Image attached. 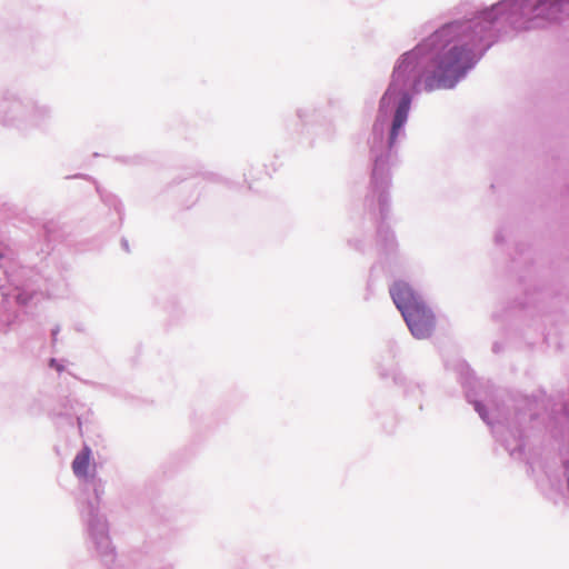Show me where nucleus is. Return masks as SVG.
<instances>
[{
	"instance_id": "1",
	"label": "nucleus",
	"mask_w": 569,
	"mask_h": 569,
	"mask_svg": "<svg viewBox=\"0 0 569 569\" xmlns=\"http://www.w3.org/2000/svg\"><path fill=\"white\" fill-rule=\"evenodd\" d=\"M451 33V27H447L431 37L436 52L423 71L420 74L415 73L413 90L419 91L421 84L427 91L452 88L473 66L475 53L472 49L452 40Z\"/></svg>"
},
{
	"instance_id": "2",
	"label": "nucleus",
	"mask_w": 569,
	"mask_h": 569,
	"mask_svg": "<svg viewBox=\"0 0 569 569\" xmlns=\"http://www.w3.org/2000/svg\"><path fill=\"white\" fill-rule=\"evenodd\" d=\"M411 333L418 339L429 338L435 329V317L425 301L402 313Z\"/></svg>"
},
{
	"instance_id": "3",
	"label": "nucleus",
	"mask_w": 569,
	"mask_h": 569,
	"mask_svg": "<svg viewBox=\"0 0 569 569\" xmlns=\"http://www.w3.org/2000/svg\"><path fill=\"white\" fill-rule=\"evenodd\" d=\"M417 53L411 52L403 56L400 63L397 66L393 72V80L387 92L381 99V107L387 106L392 97L397 96V84L405 82V78L410 74L416 67Z\"/></svg>"
},
{
	"instance_id": "4",
	"label": "nucleus",
	"mask_w": 569,
	"mask_h": 569,
	"mask_svg": "<svg viewBox=\"0 0 569 569\" xmlns=\"http://www.w3.org/2000/svg\"><path fill=\"white\" fill-rule=\"evenodd\" d=\"M391 298L397 306V308L401 311V315L407 311V309L412 308L421 303L423 300L413 291V289L403 281H397L390 288Z\"/></svg>"
},
{
	"instance_id": "5",
	"label": "nucleus",
	"mask_w": 569,
	"mask_h": 569,
	"mask_svg": "<svg viewBox=\"0 0 569 569\" xmlns=\"http://www.w3.org/2000/svg\"><path fill=\"white\" fill-rule=\"evenodd\" d=\"M409 106H410V98L408 97V94H403L402 100L396 110V114H395V118L392 121V127H391V132H390V144L395 143L399 130L407 121Z\"/></svg>"
},
{
	"instance_id": "6",
	"label": "nucleus",
	"mask_w": 569,
	"mask_h": 569,
	"mask_svg": "<svg viewBox=\"0 0 569 569\" xmlns=\"http://www.w3.org/2000/svg\"><path fill=\"white\" fill-rule=\"evenodd\" d=\"M91 468V451L84 447L72 461V471L79 478H84L89 475Z\"/></svg>"
},
{
	"instance_id": "7",
	"label": "nucleus",
	"mask_w": 569,
	"mask_h": 569,
	"mask_svg": "<svg viewBox=\"0 0 569 569\" xmlns=\"http://www.w3.org/2000/svg\"><path fill=\"white\" fill-rule=\"evenodd\" d=\"M547 9L550 12L547 14L546 18L547 19H551V18H553L552 14L558 12L559 7H558V4L556 2H551L549 0H541V1H539V3L535 8V11L537 12L536 17L542 16L545 10H547Z\"/></svg>"
}]
</instances>
